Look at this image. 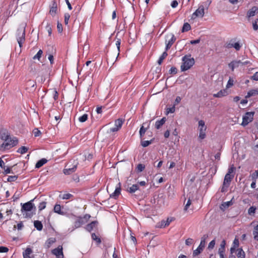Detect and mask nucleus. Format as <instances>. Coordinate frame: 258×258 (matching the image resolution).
Masks as SVG:
<instances>
[{
	"label": "nucleus",
	"instance_id": "obj_1",
	"mask_svg": "<svg viewBox=\"0 0 258 258\" xmlns=\"http://www.w3.org/2000/svg\"><path fill=\"white\" fill-rule=\"evenodd\" d=\"M33 201L34 199L23 204L22 206L21 212L25 218H31L34 214L31 212L33 209H36L34 205L33 204Z\"/></svg>",
	"mask_w": 258,
	"mask_h": 258
},
{
	"label": "nucleus",
	"instance_id": "obj_2",
	"mask_svg": "<svg viewBox=\"0 0 258 258\" xmlns=\"http://www.w3.org/2000/svg\"><path fill=\"white\" fill-rule=\"evenodd\" d=\"M183 63L181 66V71H185L189 69L195 64V59L191 57V55H185L182 58Z\"/></svg>",
	"mask_w": 258,
	"mask_h": 258
},
{
	"label": "nucleus",
	"instance_id": "obj_3",
	"mask_svg": "<svg viewBox=\"0 0 258 258\" xmlns=\"http://www.w3.org/2000/svg\"><path fill=\"white\" fill-rule=\"evenodd\" d=\"M16 36L20 47H22L23 43L25 40V26L24 25L19 26L17 30Z\"/></svg>",
	"mask_w": 258,
	"mask_h": 258
},
{
	"label": "nucleus",
	"instance_id": "obj_4",
	"mask_svg": "<svg viewBox=\"0 0 258 258\" xmlns=\"http://www.w3.org/2000/svg\"><path fill=\"white\" fill-rule=\"evenodd\" d=\"M199 130L200 132L199 138L201 140L204 139L206 137L207 126L205 125V121L203 120L199 121Z\"/></svg>",
	"mask_w": 258,
	"mask_h": 258
},
{
	"label": "nucleus",
	"instance_id": "obj_5",
	"mask_svg": "<svg viewBox=\"0 0 258 258\" xmlns=\"http://www.w3.org/2000/svg\"><path fill=\"white\" fill-rule=\"evenodd\" d=\"M254 112H247L242 117V122L241 125L243 126L247 125L249 122H251L253 118Z\"/></svg>",
	"mask_w": 258,
	"mask_h": 258
},
{
	"label": "nucleus",
	"instance_id": "obj_6",
	"mask_svg": "<svg viewBox=\"0 0 258 258\" xmlns=\"http://www.w3.org/2000/svg\"><path fill=\"white\" fill-rule=\"evenodd\" d=\"M18 140L16 138L14 137L13 138H11L10 136L9 140L7 142L4 143L1 145V147H4L5 149H9L15 146L18 144Z\"/></svg>",
	"mask_w": 258,
	"mask_h": 258
},
{
	"label": "nucleus",
	"instance_id": "obj_7",
	"mask_svg": "<svg viewBox=\"0 0 258 258\" xmlns=\"http://www.w3.org/2000/svg\"><path fill=\"white\" fill-rule=\"evenodd\" d=\"M205 239H202L200 242V244L199 246L198 247V248L195 250L193 252V256H196L199 255L200 253H201V252L203 250L205 246Z\"/></svg>",
	"mask_w": 258,
	"mask_h": 258
},
{
	"label": "nucleus",
	"instance_id": "obj_8",
	"mask_svg": "<svg viewBox=\"0 0 258 258\" xmlns=\"http://www.w3.org/2000/svg\"><path fill=\"white\" fill-rule=\"evenodd\" d=\"M98 225V221H93L86 225L85 227V229L88 232H91L93 230H96L97 229Z\"/></svg>",
	"mask_w": 258,
	"mask_h": 258
},
{
	"label": "nucleus",
	"instance_id": "obj_9",
	"mask_svg": "<svg viewBox=\"0 0 258 258\" xmlns=\"http://www.w3.org/2000/svg\"><path fill=\"white\" fill-rule=\"evenodd\" d=\"M57 12V3L55 0L52 2V4L50 8L49 14L52 16L54 17Z\"/></svg>",
	"mask_w": 258,
	"mask_h": 258
},
{
	"label": "nucleus",
	"instance_id": "obj_10",
	"mask_svg": "<svg viewBox=\"0 0 258 258\" xmlns=\"http://www.w3.org/2000/svg\"><path fill=\"white\" fill-rule=\"evenodd\" d=\"M120 183L119 182L116 185L114 191L110 195V197L114 199H117L120 194Z\"/></svg>",
	"mask_w": 258,
	"mask_h": 258
},
{
	"label": "nucleus",
	"instance_id": "obj_11",
	"mask_svg": "<svg viewBox=\"0 0 258 258\" xmlns=\"http://www.w3.org/2000/svg\"><path fill=\"white\" fill-rule=\"evenodd\" d=\"M9 137L10 134L7 130L2 128L0 130V138L2 140L7 142L9 139Z\"/></svg>",
	"mask_w": 258,
	"mask_h": 258
},
{
	"label": "nucleus",
	"instance_id": "obj_12",
	"mask_svg": "<svg viewBox=\"0 0 258 258\" xmlns=\"http://www.w3.org/2000/svg\"><path fill=\"white\" fill-rule=\"evenodd\" d=\"M204 6H200L199 8L193 13L192 17H203L205 14Z\"/></svg>",
	"mask_w": 258,
	"mask_h": 258
},
{
	"label": "nucleus",
	"instance_id": "obj_13",
	"mask_svg": "<svg viewBox=\"0 0 258 258\" xmlns=\"http://www.w3.org/2000/svg\"><path fill=\"white\" fill-rule=\"evenodd\" d=\"M233 177L234 175H229V174H226L225 176L223 181L224 186H225L226 188H228Z\"/></svg>",
	"mask_w": 258,
	"mask_h": 258
},
{
	"label": "nucleus",
	"instance_id": "obj_14",
	"mask_svg": "<svg viewBox=\"0 0 258 258\" xmlns=\"http://www.w3.org/2000/svg\"><path fill=\"white\" fill-rule=\"evenodd\" d=\"M171 38L169 40H168L167 42V41H166V47H165V50L166 51H167L168 49H169L172 46V45H173V44L174 43V42L175 41L176 38L175 37V36H174V35L173 34H171Z\"/></svg>",
	"mask_w": 258,
	"mask_h": 258
},
{
	"label": "nucleus",
	"instance_id": "obj_15",
	"mask_svg": "<svg viewBox=\"0 0 258 258\" xmlns=\"http://www.w3.org/2000/svg\"><path fill=\"white\" fill-rule=\"evenodd\" d=\"M52 252L53 254L55 255L57 258H63L62 252V248L61 247H58L52 250Z\"/></svg>",
	"mask_w": 258,
	"mask_h": 258
},
{
	"label": "nucleus",
	"instance_id": "obj_16",
	"mask_svg": "<svg viewBox=\"0 0 258 258\" xmlns=\"http://www.w3.org/2000/svg\"><path fill=\"white\" fill-rule=\"evenodd\" d=\"M86 223V221L85 220L84 218L82 217H79L77 219V220L75 222L74 226L75 228H78L80 227L82 225H84Z\"/></svg>",
	"mask_w": 258,
	"mask_h": 258
},
{
	"label": "nucleus",
	"instance_id": "obj_17",
	"mask_svg": "<svg viewBox=\"0 0 258 258\" xmlns=\"http://www.w3.org/2000/svg\"><path fill=\"white\" fill-rule=\"evenodd\" d=\"M77 165H74L73 167L66 168L63 170V172L66 175H70L72 173H74L77 169Z\"/></svg>",
	"mask_w": 258,
	"mask_h": 258
},
{
	"label": "nucleus",
	"instance_id": "obj_18",
	"mask_svg": "<svg viewBox=\"0 0 258 258\" xmlns=\"http://www.w3.org/2000/svg\"><path fill=\"white\" fill-rule=\"evenodd\" d=\"M256 95H258V88L249 90L245 96V98H248L252 96H255Z\"/></svg>",
	"mask_w": 258,
	"mask_h": 258
},
{
	"label": "nucleus",
	"instance_id": "obj_19",
	"mask_svg": "<svg viewBox=\"0 0 258 258\" xmlns=\"http://www.w3.org/2000/svg\"><path fill=\"white\" fill-rule=\"evenodd\" d=\"M240 63H241L240 60L232 61L228 64V66L231 69V70L233 71L235 68L239 67Z\"/></svg>",
	"mask_w": 258,
	"mask_h": 258
},
{
	"label": "nucleus",
	"instance_id": "obj_20",
	"mask_svg": "<svg viewBox=\"0 0 258 258\" xmlns=\"http://www.w3.org/2000/svg\"><path fill=\"white\" fill-rule=\"evenodd\" d=\"M166 119L165 117H163L159 120H157L155 122V127L157 129H159L165 123Z\"/></svg>",
	"mask_w": 258,
	"mask_h": 258
},
{
	"label": "nucleus",
	"instance_id": "obj_21",
	"mask_svg": "<svg viewBox=\"0 0 258 258\" xmlns=\"http://www.w3.org/2000/svg\"><path fill=\"white\" fill-rule=\"evenodd\" d=\"M32 250L29 247H27L25 250L23 252V256L24 258H31L30 255L32 253Z\"/></svg>",
	"mask_w": 258,
	"mask_h": 258
},
{
	"label": "nucleus",
	"instance_id": "obj_22",
	"mask_svg": "<svg viewBox=\"0 0 258 258\" xmlns=\"http://www.w3.org/2000/svg\"><path fill=\"white\" fill-rule=\"evenodd\" d=\"M257 11V8L255 7H253L247 13V16L248 18L254 16Z\"/></svg>",
	"mask_w": 258,
	"mask_h": 258
},
{
	"label": "nucleus",
	"instance_id": "obj_23",
	"mask_svg": "<svg viewBox=\"0 0 258 258\" xmlns=\"http://www.w3.org/2000/svg\"><path fill=\"white\" fill-rule=\"evenodd\" d=\"M47 162V160L45 158H42L39 160L35 165L36 168H39L41 166H42L44 164L46 163Z\"/></svg>",
	"mask_w": 258,
	"mask_h": 258
},
{
	"label": "nucleus",
	"instance_id": "obj_24",
	"mask_svg": "<svg viewBox=\"0 0 258 258\" xmlns=\"http://www.w3.org/2000/svg\"><path fill=\"white\" fill-rule=\"evenodd\" d=\"M172 221V218H168L166 220H162L161 222V225L160 227L161 228H164L169 225V224Z\"/></svg>",
	"mask_w": 258,
	"mask_h": 258
},
{
	"label": "nucleus",
	"instance_id": "obj_25",
	"mask_svg": "<svg viewBox=\"0 0 258 258\" xmlns=\"http://www.w3.org/2000/svg\"><path fill=\"white\" fill-rule=\"evenodd\" d=\"M34 226L35 228H36V229L38 231L42 230L43 228V225L42 223L38 220H36L34 222Z\"/></svg>",
	"mask_w": 258,
	"mask_h": 258
},
{
	"label": "nucleus",
	"instance_id": "obj_26",
	"mask_svg": "<svg viewBox=\"0 0 258 258\" xmlns=\"http://www.w3.org/2000/svg\"><path fill=\"white\" fill-rule=\"evenodd\" d=\"M139 189V185L137 184H133L127 189V191L130 193H134Z\"/></svg>",
	"mask_w": 258,
	"mask_h": 258
},
{
	"label": "nucleus",
	"instance_id": "obj_27",
	"mask_svg": "<svg viewBox=\"0 0 258 258\" xmlns=\"http://www.w3.org/2000/svg\"><path fill=\"white\" fill-rule=\"evenodd\" d=\"M54 212L60 215H63V212L61 211V206L60 205L56 204L53 209Z\"/></svg>",
	"mask_w": 258,
	"mask_h": 258
},
{
	"label": "nucleus",
	"instance_id": "obj_28",
	"mask_svg": "<svg viewBox=\"0 0 258 258\" xmlns=\"http://www.w3.org/2000/svg\"><path fill=\"white\" fill-rule=\"evenodd\" d=\"M226 91L225 90H223L219 91L217 94L213 95L214 97L220 98L226 95Z\"/></svg>",
	"mask_w": 258,
	"mask_h": 258
},
{
	"label": "nucleus",
	"instance_id": "obj_29",
	"mask_svg": "<svg viewBox=\"0 0 258 258\" xmlns=\"http://www.w3.org/2000/svg\"><path fill=\"white\" fill-rule=\"evenodd\" d=\"M252 234L253 235L254 239L258 241V225L254 227Z\"/></svg>",
	"mask_w": 258,
	"mask_h": 258
},
{
	"label": "nucleus",
	"instance_id": "obj_30",
	"mask_svg": "<svg viewBox=\"0 0 258 258\" xmlns=\"http://www.w3.org/2000/svg\"><path fill=\"white\" fill-rule=\"evenodd\" d=\"M167 55L168 54L166 51L165 50L159 57L158 60V63L159 64H161L162 63L163 59H164Z\"/></svg>",
	"mask_w": 258,
	"mask_h": 258
},
{
	"label": "nucleus",
	"instance_id": "obj_31",
	"mask_svg": "<svg viewBox=\"0 0 258 258\" xmlns=\"http://www.w3.org/2000/svg\"><path fill=\"white\" fill-rule=\"evenodd\" d=\"M237 256L239 258H245V253L242 248H238L237 250Z\"/></svg>",
	"mask_w": 258,
	"mask_h": 258
},
{
	"label": "nucleus",
	"instance_id": "obj_32",
	"mask_svg": "<svg viewBox=\"0 0 258 258\" xmlns=\"http://www.w3.org/2000/svg\"><path fill=\"white\" fill-rule=\"evenodd\" d=\"M191 28L190 25L188 23H185L181 29L182 32H187L189 31Z\"/></svg>",
	"mask_w": 258,
	"mask_h": 258
},
{
	"label": "nucleus",
	"instance_id": "obj_33",
	"mask_svg": "<svg viewBox=\"0 0 258 258\" xmlns=\"http://www.w3.org/2000/svg\"><path fill=\"white\" fill-rule=\"evenodd\" d=\"M123 122V120L121 119H117L115 120L114 125L118 128H120Z\"/></svg>",
	"mask_w": 258,
	"mask_h": 258
},
{
	"label": "nucleus",
	"instance_id": "obj_34",
	"mask_svg": "<svg viewBox=\"0 0 258 258\" xmlns=\"http://www.w3.org/2000/svg\"><path fill=\"white\" fill-rule=\"evenodd\" d=\"M28 148L25 146H22L17 150V152L21 154H25L28 151Z\"/></svg>",
	"mask_w": 258,
	"mask_h": 258
},
{
	"label": "nucleus",
	"instance_id": "obj_35",
	"mask_svg": "<svg viewBox=\"0 0 258 258\" xmlns=\"http://www.w3.org/2000/svg\"><path fill=\"white\" fill-rule=\"evenodd\" d=\"M91 237L92 239L96 242L97 244H100L101 242V240L100 238H99L95 233H93L91 234Z\"/></svg>",
	"mask_w": 258,
	"mask_h": 258
},
{
	"label": "nucleus",
	"instance_id": "obj_36",
	"mask_svg": "<svg viewBox=\"0 0 258 258\" xmlns=\"http://www.w3.org/2000/svg\"><path fill=\"white\" fill-rule=\"evenodd\" d=\"M56 241V239L55 238L51 237L47 239L46 242V244L48 247H50V246L54 243Z\"/></svg>",
	"mask_w": 258,
	"mask_h": 258
},
{
	"label": "nucleus",
	"instance_id": "obj_37",
	"mask_svg": "<svg viewBox=\"0 0 258 258\" xmlns=\"http://www.w3.org/2000/svg\"><path fill=\"white\" fill-rule=\"evenodd\" d=\"M42 53H43V51H42V50H41V49H40V50L38 51V52L36 53V54H35V55L33 56V58L34 59H37L39 60V59L41 58V56H42Z\"/></svg>",
	"mask_w": 258,
	"mask_h": 258
},
{
	"label": "nucleus",
	"instance_id": "obj_38",
	"mask_svg": "<svg viewBox=\"0 0 258 258\" xmlns=\"http://www.w3.org/2000/svg\"><path fill=\"white\" fill-rule=\"evenodd\" d=\"M147 128L148 127L145 128L143 125H142L141 127L140 131H139L140 136L141 138H142L144 136V135H145V134L147 130Z\"/></svg>",
	"mask_w": 258,
	"mask_h": 258
},
{
	"label": "nucleus",
	"instance_id": "obj_39",
	"mask_svg": "<svg viewBox=\"0 0 258 258\" xmlns=\"http://www.w3.org/2000/svg\"><path fill=\"white\" fill-rule=\"evenodd\" d=\"M88 119V114H84L81 116L79 117L78 119L80 122H84L86 121Z\"/></svg>",
	"mask_w": 258,
	"mask_h": 258
},
{
	"label": "nucleus",
	"instance_id": "obj_40",
	"mask_svg": "<svg viewBox=\"0 0 258 258\" xmlns=\"http://www.w3.org/2000/svg\"><path fill=\"white\" fill-rule=\"evenodd\" d=\"M73 197V195L68 193V194H63L62 196V197H61V198L63 200H69V199H72Z\"/></svg>",
	"mask_w": 258,
	"mask_h": 258
},
{
	"label": "nucleus",
	"instance_id": "obj_41",
	"mask_svg": "<svg viewBox=\"0 0 258 258\" xmlns=\"http://www.w3.org/2000/svg\"><path fill=\"white\" fill-rule=\"evenodd\" d=\"M256 211V208L253 206L250 207L248 210V213L249 215H253Z\"/></svg>",
	"mask_w": 258,
	"mask_h": 258
},
{
	"label": "nucleus",
	"instance_id": "obj_42",
	"mask_svg": "<svg viewBox=\"0 0 258 258\" xmlns=\"http://www.w3.org/2000/svg\"><path fill=\"white\" fill-rule=\"evenodd\" d=\"M152 143V140L151 141H144L141 142V145L143 147H146Z\"/></svg>",
	"mask_w": 258,
	"mask_h": 258
},
{
	"label": "nucleus",
	"instance_id": "obj_43",
	"mask_svg": "<svg viewBox=\"0 0 258 258\" xmlns=\"http://www.w3.org/2000/svg\"><path fill=\"white\" fill-rule=\"evenodd\" d=\"M46 203L45 202H42L40 203L38 206V209L39 211H42L46 207Z\"/></svg>",
	"mask_w": 258,
	"mask_h": 258
},
{
	"label": "nucleus",
	"instance_id": "obj_44",
	"mask_svg": "<svg viewBox=\"0 0 258 258\" xmlns=\"http://www.w3.org/2000/svg\"><path fill=\"white\" fill-rule=\"evenodd\" d=\"M145 168V166L144 165L142 164H139L137 167V169L138 172H142L143 171Z\"/></svg>",
	"mask_w": 258,
	"mask_h": 258
},
{
	"label": "nucleus",
	"instance_id": "obj_45",
	"mask_svg": "<svg viewBox=\"0 0 258 258\" xmlns=\"http://www.w3.org/2000/svg\"><path fill=\"white\" fill-rule=\"evenodd\" d=\"M252 27L255 31L258 29V19H256L252 23Z\"/></svg>",
	"mask_w": 258,
	"mask_h": 258
},
{
	"label": "nucleus",
	"instance_id": "obj_46",
	"mask_svg": "<svg viewBox=\"0 0 258 258\" xmlns=\"http://www.w3.org/2000/svg\"><path fill=\"white\" fill-rule=\"evenodd\" d=\"M18 178V176L16 175L9 176L8 178V181L13 182L16 181Z\"/></svg>",
	"mask_w": 258,
	"mask_h": 258
},
{
	"label": "nucleus",
	"instance_id": "obj_47",
	"mask_svg": "<svg viewBox=\"0 0 258 258\" xmlns=\"http://www.w3.org/2000/svg\"><path fill=\"white\" fill-rule=\"evenodd\" d=\"M121 43V40L120 39H117L115 42V45L117 47V50H118V55L119 54L120 52V45Z\"/></svg>",
	"mask_w": 258,
	"mask_h": 258
},
{
	"label": "nucleus",
	"instance_id": "obj_48",
	"mask_svg": "<svg viewBox=\"0 0 258 258\" xmlns=\"http://www.w3.org/2000/svg\"><path fill=\"white\" fill-rule=\"evenodd\" d=\"M33 133L35 137L39 136L41 134V132L37 128H34Z\"/></svg>",
	"mask_w": 258,
	"mask_h": 258
},
{
	"label": "nucleus",
	"instance_id": "obj_49",
	"mask_svg": "<svg viewBox=\"0 0 258 258\" xmlns=\"http://www.w3.org/2000/svg\"><path fill=\"white\" fill-rule=\"evenodd\" d=\"M215 245V240L214 239L212 240L209 244L208 248L209 249H212L214 247Z\"/></svg>",
	"mask_w": 258,
	"mask_h": 258
},
{
	"label": "nucleus",
	"instance_id": "obj_50",
	"mask_svg": "<svg viewBox=\"0 0 258 258\" xmlns=\"http://www.w3.org/2000/svg\"><path fill=\"white\" fill-rule=\"evenodd\" d=\"M64 24L66 25H68V23H69V19L70 18V15L69 13H66L64 14Z\"/></svg>",
	"mask_w": 258,
	"mask_h": 258
},
{
	"label": "nucleus",
	"instance_id": "obj_51",
	"mask_svg": "<svg viewBox=\"0 0 258 258\" xmlns=\"http://www.w3.org/2000/svg\"><path fill=\"white\" fill-rule=\"evenodd\" d=\"M232 204H233V202H232V200H231L230 201L224 203L222 204V206H223L225 208H227L229 207V206H230L231 205H232Z\"/></svg>",
	"mask_w": 258,
	"mask_h": 258
},
{
	"label": "nucleus",
	"instance_id": "obj_52",
	"mask_svg": "<svg viewBox=\"0 0 258 258\" xmlns=\"http://www.w3.org/2000/svg\"><path fill=\"white\" fill-rule=\"evenodd\" d=\"M194 242V240L192 238H188L185 240V244L187 246L191 245Z\"/></svg>",
	"mask_w": 258,
	"mask_h": 258
},
{
	"label": "nucleus",
	"instance_id": "obj_53",
	"mask_svg": "<svg viewBox=\"0 0 258 258\" xmlns=\"http://www.w3.org/2000/svg\"><path fill=\"white\" fill-rule=\"evenodd\" d=\"M177 72V70L175 67H171L169 71L170 74H176Z\"/></svg>",
	"mask_w": 258,
	"mask_h": 258
},
{
	"label": "nucleus",
	"instance_id": "obj_54",
	"mask_svg": "<svg viewBox=\"0 0 258 258\" xmlns=\"http://www.w3.org/2000/svg\"><path fill=\"white\" fill-rule=\"evenodd\" d=\"M233 47L236 50H239L241 47V45H240L239 42H236L233 44Z\"/></svg>",
	"mask_w": 258,
	"mask_h": 258
},
{
	"label": "nucleus",
	"instance_id": "obj_55",
	"mask_svg": "<svg viewBox=\"0 0 258 258\" xmlns=\"http://www.w3.org/2000/svg\"><path fill=\"white\" fill-rule=\"evenodd\" d=\"M46 29L48 33L49 34V35H50L52 33V29H51V26L49 24H47V25L46 26Z\"/></svg>",
	"mask_w": 258,
	"mask_h": 258
},
{
	"label": "nucleus",
	"instance_id": "obj_56",
	"mask_svg": "<svg viewBox=\"0 0 258 258\" xmlns=\"http://www.w3.org/2000/svg\"><path fill=\"white\" fill-rule=\"evenodd\" d=\"M9 251V249L7 247L0 246V253L7 252Z\"/></svg>",
	"mask_w": 258,
	"mask_h": 258
},
{
	"label": "nucleus",
	"instance_id": "obj_57",
	"mask_svg": "<svg viewBox=\"0 0 258 258\" xmlns=\"http://www.w3.org/2000/svg\"><path fill=\"white\" fill-rule=\"evenodd\" d=\"M57 29L59 33H61L62 31V25L59 23H57Z\"/></svg>",
	"mask_w": 258,
	"mask_h": 258
},
{
	"label": "nucleus",
	"instance_id": "obj_58",
	"mask_svg": "<svg viewBox=\"0 0 258 258\" xmlns=\"http://www.w3.org/2000/svg\"><path fill=\"white\" fill-rule=\"evenodd\" d=\"M251 79L254 81H258V72L255 73L254 75L251 77Z\"/></svg>",
	"mask_w": 258,
	"mask_h": 258
},
{
	"label": "nucleus",
	"instance_id": "obj_59",
	"mask_svg": "<svg viewBox=\"0 0 258 258\" xmlns=\"http://www.w3.org/2000/svg\"><path fill=\"white\" fill-rule=\"evenodd\" d=\"M239 246V240L237 238H235L233 242L232 246H235V247H237Z\"/></svg>",
	"mask_w": 258,
	"mask_h": 258
},
{
	"label": "nucleus",
	"instance_id": "obj_60",
	"mask_svg": "<svg viewBox=\"0 0 258 258\" xmlns=\"http://www.w3.org/2000/svg\"><path fill=\"white\" fill-rule=\"evenodd\" d=\"M178 4V3L177 1L175 0V1H172V2L171 3V6L173 8H175L177 7Z\"/></svg>",
	"mask_w": 258,
	"mask_h": 258
},
{
	"label": "nucleus",
	"instance_id": "obj_61",
	"mask_svg": "<svg viewBox=\"0 0 258 258\" xmlns=\"http://www.w3.org/2000/svg\"><path fill=\"white\" fill-rule=\"evenodd\" d=\"M233 81L232 80H231V79H230L228 81V83L227 84V87L229 88V87H231V86H232L233 85Z\"/></svg>",
	"mask_w": 258,
	"mask_h": 258
},
{
	"label": "nucleus",
	"instance_id": "obj_62",
	"mask_svg": "<svg viewBox=\"0 0 258 258\" xmlns=\"http://www.w3.org/2000/svg\"><path fill=\"white\" fill-rule=\"evenodd\" d=\"M200 41H201V39L200 38L196 39V40H192L190 41V43L191 44H196L200 43Z\"/></svg>",
	"mask_w": 258,
	"mask_h": 258
},
{
	"label": "nucleus",
	"instance_id": "obj_63",
	"mask_svg": "<svg viewBox=\"0 0 258 258\" xmlns=\"http://www.w3.org/2000/svg\"><path fill=\"white\" fill-rule=\"evenodd\" d=\"M190 204H191V202H190V199H189V200L187 201V203H186V205H185V207H184V210L186 211V210H187L188 208V207H189V206L190 205Z\"/></svg>",
	"mask_w": 258,
	"mask_h": 258
},
{
	"label": "nucleus",
	"instance_id": "obj_64",
	"mask_svg": "<svg viewBox=\"0 0 258 258\" xmlns=\"http://www.w3.org/2000/svg\"><path fill=\"white\" fill-rule=\"evenodd\" d=\"M252 178H258V170L255 171L252 174Z\"/></svg>",
	"mask_w": 258,
	"mask_h": 258
}]
</instances>
